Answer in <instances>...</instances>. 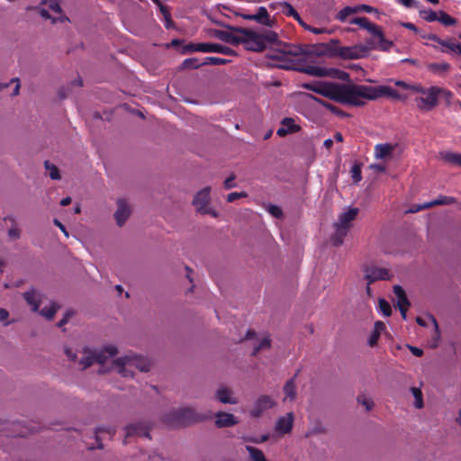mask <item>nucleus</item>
<instances>
[{"label": "nucleus", "instance_id": "obj_30", "mask_svg": "<svg viewBox=\"0 0 461 461\" xmlns=\"http://www.w3.org/2000/svg\"><path fill=\"white\" fill-rule=\"evenodd\" d=\"M116 429L114 427H99L95 429V439L97 442V448H103V444L101 443V434L106 433L109 438H112L115 435Z\"/></svg>", "mask_w": 461, "mask_h": 461}, {"label": "nucleus", "instance_id": "obj_13", "mask_svg": "<svg viewBox=\"0 0 461 461\" xmlns=\"http://www.w3.org/2000/svg\"><path fill=\"white\" fill-rule=\"evenodd\" d=\"M275 401L268 395H261L255 402L252 409L250 410V415L258 418L260 417L266 411L271 409L275 406Z\"/></svg>", "mask_w": 461, "mask_h": 461}, {"label": "nucleus", "instance_id": "obj_37", "mask_svg": "<svg viewBox=\"0 0 461 461\" xmlns=\"http://www.w3.org/2000/svg\"><path fill=\"white\" fill-rule=\"evenodd\" d=\"M314 99L316 101H318L321 104H322L326 109L330 111L331 113H333L337 115L342 116V117L348 116V114L347 113L343 112L342 110H340L339 107L335 106L334 104L327 103V102L322 101L318 98H314Z\"/></svg>", "mask_w": 461, "mask_h": 461}, {"label": "nucleus", "instance_id": "obj_63", "mask_svg": "<svg viewBox=\"0 0 461 461\" xmlns=\"http://www.w3.org/2000/svg\"><path fill=\"white\" fill-rule=\"evenodd\" d=\"M72 313L70 312H68L64 314L63 318L58 322V327L61 328L64 326L71 317Z\"/></svg>", "mask_w": 461, "mask_h": 461}, {"label": "nucleus", "instance_id": "obj_51", "mask_svg": "<svg viewBox=\"0 0 461 461\" xmlns=\"http://www.w3.org/2000/svg\"><path fill=\"white\" fill-rule=\"evenodd\" d=\"M380 312L384 316H390L392 314V308L390 303L385 299H379L378 302Z\"/></svg>", "mask_w": 461, "mask_h": 461}, {"label": "nucleus", "instance_id": "obj_58", "mask_svg": "<svg viewBox=\"0 0 461 461\" xmlns=\"http://www.w3.org/2000/svg\"><path fill=\"white\" fill-rule=\"evenodd\" d=\"M381 334L375 332V331H372V334L370 335V338L368 339V345L370 347H374L375 345H376L377 343V340L379 339V337H380Z\"/></svg>", "mask_w": 461, "mask_h": 461}, {"label": "nucleus", "instance_id": "obj_17", "mask_svg": "<svg viewBox=\"0 0 461 461\" xmlns=\"http://www.w3.org/2000/svg\"><path fill=\"white\" fill-rule=\"evenodd\" d=\"M457 203L456 198L453 196L447 195H439L437 199L432 200L431 202L424 203L418 206V208L414 212H418L420 210H426L434 206L438 205H450Z\"/></svg>", "mask_w": 461, "mask_h": 461}, {"label": "nucleus", "instance_id": "obj_45", "mask_svg": "<svg viewBox=\"0 0 461 461\" xmlns=\"http://www.w3.org/2000/svg\"><path fill=\"white\" fill-rule=\"evenodd\" d=\"M203 65H204L203 62H200L197 58L186 59L182 63L184 68H198Z\"/></svg>", "mask_w": 461, "mask_h": 461}, {"label": "nucleus", "instance_id": "obj_32", "mask_svg": "<svg viewBox=\"0 0 461 461\" xmlns=\"http://www.w3.org/2000/svg\"><path fill=\"white\" fill-rule=\"evenodd\" d=\"M376 39L378 40L377 46H375L373 41L368 42V44L370 45V50L377 48L380 50L387 51L393 45V42L392 41H389L384 38V33L382 34L381 37H377Z\"/></svg>", "mask_w": 461, "mask_h": 461}, {"label": "nucleus", "instance_id": "obj_19", "mask_svg": "<svg viewBox=\"0 0 461 461\" xmlns=\"http://www.w3.org/2000/svg\"><path fill=\"white\" fill-rule=\"evenodd\" d=\"M301 130V127L294 122V120L289 117H285L281 121V126L276 131L279 137H285L288 134L297 132Z\"/></svg>", "mask_w": 461, "mask_h": 461}, {"label": "nucleus", "instance_id": "obj_60", "mask_svg": "<svg viewBox=\"0 0 461 461\" xmlns=\"http://www.w3.org/2000/svg\"><path fill=\"white\" fill-rule=\"evenodd\" d=\"M384 330H385V324L383 321H377L375 322L374 331L381 334V332Z\"/></svg>", "mask_w": 461, "mask_h": 461}, {"label": "nucleus", "instance_id": "obj_1", "mask_svg": "<svg viewBox=\"0 0 461 461\" xmlns=\"http://www.w3.org/2000/svg\"><path fill=\"white\" fill-rule=\"evenodd\" d=\"M356 84L335 82L306 83L303 87L342 104L354 106Z\"/></svg>", "mask_w": 461, "mask_h": 461}, {"label": "nucleus", "instance_id": "obj_48", "mask_svg": "<svg viewBox=\"0 0 461 461\" xmlns=\"http://www.w3.org/2000/svg\"><path fill=\"white\" fill-rule=\"evenodd\" d=\"M357 400L359 404L365 406L366 411H370L374 407V402L366 394H359Z\"/></svg>", "mask_w": 461, "mask_h": 461}, {"label": "nucleus", "instance_id": "obj_28", "mask_svg": "<svg viewBox=\"0 0 461 461\" xmlns=\"http://www.w3.org/2000/svg\"><path fill=\"white\" fill-rule=\"evenodd\" d=\"M270 8H276L278 6L280 11L286 16L293 17L295 20H299L298 12L287 2H280V3H273L270 5Z\"/></svg>", "mask_w": 461, "mask_h": 461}, {"label": "nucleus", "instance_id": "obj_8", "mask_svg": "<svg viewBox=\"0 0 461 461\" xmlns=\"http://www.w3.org/2000/svg\"><path fill=\"white\" fill-rule=\"evenodd\" d=\"M118 350L115 346L110 345L104 347L103 350L93 352L85 350L83 357L80 359L79 364L83 369H86L97 362L101 365L104 364L108 357H112L117 354Z\"/></svg>", "mask_w": 461, "mask_h": 461}, {"label": "nucleus", "instance_id": "obj_10", "mask_svg": "<svg viewBox=\"0 0 461 461\" xmlns=\"http://www.w3.org/2000/svg\"><path fill=\"white\" fill-rule=\"evenodd\" d=\"M365 279L368 284L375 283L378 280H390L392 275L385 267L376 266H366L364 267Z\"/></svg>", "mask_w": 461, "mask_h": 461}, {"label": "nucleus", "instance_id": "obj_16", "mask_svg": "<svg viewBox=\"0 0 461 461\" xmlns=\"http://www.w3.org/2000/svg\"><path fill=\"white\" fill-rule=\"evenodd\" d=\"M299 71L303 72L307 75L313 77H335L339 71L338 69L333 68H326L319 66H306L299 69Z\"/></svg>", "mask_w": 461, "mask_h": 461}, {"label": "nucleus", "instance_id": "obj_50", "mask_svg": "<svg viewBox=\"0 0 461 461\" xmlns=\"http://www.w3.org/2000/svg\"><path fill=\"white\" fill-rule=\"evenodd\" d=\"M351 177L355 183H358L362 179L361 176V165L360 164H354L350 170Z\"/></svg>", "mask_w": 461, "mask_h": 461}, {"label": "nucleus", "instance_id": "obj_38", "mask_svg": "<svg viewBox=\"0 0 461 461\" xmlns=\"http://www.w3.org/2000/svg\"><path fill=\"white\" fill-rule=\"evenodd\" d=\"M428 68L431 72L440 74L448 71L450 65L447 62L431 63Z\"/></svg>", "mask_w": 461, "mask_h": 461}, {"label": "nucleus", "instance_id": "obj_62", "mask_svg": "<svg viewBox=\"0 0 461 461\" xmlns=\"http://www.w3.org/2000/svg\"><path fill=\"white\" fill-rule=\"evenodd\" d=\"M408 348H409L410 351L415 357H421V356H423V350L421 348H417V347H413V346H410V345H408Z\"/></svg>", "mask_w": 461, "mask_h": 461}, {"label": "nucleus", "instance_id": "obj_15", "mask_svg": "<svg viewBox=\"0 0 461 461\" xmlns=\"http://www.w3.org/2000/svg\"><path fill=\"white\" fill-rule=\"evenodd\" d=\"M393 293L397 298V307L399 308L402 319L405 320L407 317V311L411 305L405 291L401 285H396L393 286Z\"/></svg>", "mask_w": 461, "mask_h": 461}, {"label": "nucleus", "instance_id": "obj_59", "mask_svg": "<svg viewBox=\"0 0 461 461\" xmlns=\"http://www.w3.org/2000/svg\"><path fill=\"white\" fill-rule=\"evenodd\" d=\"M20 235H21V230L20 229L16 228V227H13L11 228L9 230H8V236L11 238V239H19L20 238Z\"/></svg>", "mask_w": 461, "mask_h": 461}, {"label": "nucleus", "instance_id": "obj_43", "mask_svg": "<svg viewBox=\"0 0 461 461\" xmlns=\"http://www.w3.org/2000/svg\"><path fill=\"white\" fill-rule=\"evenodd\" d=\"M411 391L415 399V402H414L415 407L418 409H421L424 404H423V399H422V393H421L420 389H419L417 387H411Z\"/></svg>", "mask_w": 461, "mask_h": 461}, {"label": "nucleus", "instance_id": "obj_56", "mask_svg": "<svg viewBox=\"0 0 461 461\" xmlns=\"http://www.w3.org/2000/svg\"><path fill=\"white\" fill-rule=\"evenodd\" d=\"M236 176L234 174H231L226 180L224 181V187L225 189H231L236 186V184L234 182Z\"/></svg>", "mask_w": 461, "mask_h": 461}, {"label": "nucleus", "instance_id": "obj_29", "mask_svg": "<svg viewBox=\"0 0 461 461\" xmlns=\"http://www.w3.org/2000/svg\"><path fill=\"white\" fill-rule=\"evenodd\" d=\"M232 391L226 387H221L218 389L216 393L217 399L222 403L229 404H236L238 402L237 399L233 398Z\"/></svg>", "mask_w": 461, "mask_h": 461}, {"label": "nucleus", "instance_id": "obj_55", "mask_svg": "<svg viewBox=\"0 0 461 461\" xmlns=\"http://www.w3.org/2000/svg\"><path fill=\"white\" fill-rule=\"evenodd\" d=\"M247 196H248V194L245 193V192H240V193L233 192V193H230L227 195V202L228 203H233L234 201H236L239 198H244V197H247Z\"/></svg>", "mask_w": 461, "mask_h": 461}, {"label": "nucleus", "instance_id": "obj_52", "mask_svg": "<svg viewBox=\"0 0 461 461\" xmlns=\"http://www.w3.org/2000/svg\"><path fill=\"white\" fill-rule=\"evenodd\" d=\"M267 212L274 216L275 218H281L283 216V212L281 208L275 204H268L267 207Z\"/></svg>", "mask_w": 461, "mask_h": 461}, {"label": "nucleus", "instance_id": "obj_31", "mask_svg": "<svg viewBox=\"0 0 461 461\" xmlns=\"http://www.w3.org/2000/svg\"><path fill=\"white\" fill-rule=\"evenodd\" d=\"M159 8L165 22L166 28L169 29L173 26V21L171 19L170 11L167 6L162 5L159 0H152Z\"/></svg>", "mask_w": 461, "mask_h": 461}, {"label": "nucleus", "instance_id": "obj_24", "mask_svg": "<svg viewBox=\"0 0 461 461\" xmlns=\"http://www.w3.org/2000/svg\"><path fill=\"white\" fill-rule=\"evenodd\" d=\"M277 45L283 47L281 50L283 54L291 56H300L302 54H311L314 52L313 50H311L308 46H291L282 42Z\"/></svg>", "mask_w": 461, "mask_h": 461}, {"label": "nucleus", "instance_id": "obj_64", "mask_svg": "<svg viewBox=\"0 0 461 461\" xmlns=\"http://www.w3.org/2000/svg\"><path fill=\"white\" fill-rule=\"evenodd\" d=\"M49 7L50 10H52L53 12H55L57 14H59L61 12V8H60L59 5L55 1L50 2Z\"/></svg>", "mask_w": 461, "mask_h": 461}, {"label": "nucleus", "instance_id": "obj_18", "mask_svg": "<svg viewBox=\"0 0 461 461\" xmlns=\"http://www.w3.org/2000/svg\"><path fill=\"white\" fill-rule=\"evenodd\" d=\"M117 210L114 213V218L119 226H122L131 214V210L127 202L124 199L117 201Z\"/></svg>", "mask_w": 461, "mask_h": 461}, {"label": "nucleus", "instance_id": "obj_6", "mask_svg": "<svg viewBox=\"0 0 461 461\" xmlns=\"http://www.w3.org/2000/svg\"><path fill=\"white\" fill-rule=\"evenodd\" d=\"M210 417L211 414H201L196 412L192 408H182L167 414L166 417V421L170 426L185 427L193 423L205 420Z\"/></svg>", "mask_w": 461, "mask_h": 461}, {"label": "nucleus", "instance_id": "obj_34", "mask_svg": "<svg viewBox=\"0 0 461 461\" xmlns=\"http://www.w3.org/2000/svg\"><path fill=\"white\" fill-rule=\"evenodd\" d=\"M246 449L249 452V457L252 461H267L264 453L260 449L251 446H246Z\"/></svg>", "mask_w": 461, "mask_h": 461}, {"label": "nucleus", "instance_id": "obj_40", "mask_svg": "<svg viewBox=\"0 0 461 461\" xmlns=\"http://www.w3.org/2000/svg\"><path fill=\"white\" fill-rule=\"evenodd\" d=\"M284 392L285 393V396L287 398H290L291 400L295 397V384L294 378L288 380L285 386H284Z\"/></svg>", "mask_w": 461, "mask_h": 461}, {"label": "nucleus", "instance_id": "obj_26", "mask_svg": "<svg viewBox=\"0 0 461 461\" xmlns=\"http://www.w3.org/2000/svg\"><path fill=\"white\" fill-rule=\"evenodd\" d=\"M438 158L445 164L460 167L461 153L443 150L438 153Z\"/></svg>", "mask_w": 461, "mask_h": 461}, {"label": "nucleus", "instance_id": "obj_3", "mask_svg": "<svg viewBox=\"0 0 461 461\" xmlns=\"http://www.w3.org/2000/svg\"><path fill=\"white\" fill-rule=\"evenodd\" d=\"M384 96L389 97L393 100L404 101L407 99L406 95L400 94L398 91L388 86H372L356 84L354 99L356 104H354V106L365 105L366 103L363 99L376 100Z\"/></svg>", "mask_w": 461, "mask_h": 461}, {"label": "nucleus", "instance_id": "obj_61", "mask_svg": "<svg viewBox=\"0 0 461 461\" xmlns=\"http://www.w3.org/2000/svg\"><path fill=\"white\" fill-rule=\"evenodd\" d=\"M355 8L357 10V13L361 12V11H365L366 13H372L375 10L372 6L366 5H357V6H355Z\"/></svg>", "mask_w": 461, "mask_h": 461}, {"label": "nucleus", "instance_id": "obj_25", "mask_svg": "<svg viewBox=\"0 0 461 461\" xmlns=\"http://www.w3.org/2000/svg\"><path fill=\"white\" fill-rule=\"evenodd\" d=\"M254 16H256V22L269 28H273L276 23L275 19L269 17L267 10L264 6H260Z\"/></svg>", "mask_w": 461, "mask_h": 461}, {"label": "nucleus", "instance_id": "obj_33", "mask_svg": "<svg viewBox=\"0 0 461 461\" xmlns=\"http://www.w3.org/2000/svg\"><path fill=\"white\" fill-rule=\"evenodd\" d=\"M59 309V305L54 302H50L49 306H45L39 312L41 316L45 317L47 320H51L56 312Z\"/></svg>", "mask_w": 461, "mask_h": 461}, {"label": "nucleus", "instance_id": "obj_4", "mask_svg": "<svg viewBox=\"0 0 461 461\" xmlns=\"http://www.w3.org/2000/svg\"><path fill=\"white\" fill-rule=\"evenodd\" d=\"M113 366L122 376L132 377L133 368L139 369L141 372H148L150 367V363L145 357L127 355L114 360Z\"/></svg>", "mask_w": 461, "mask_h": 461}, {"label": "nucleus", "instance_id": "obj_20", "mask_svg": "<svg viewBox=\"0 0 461 461\" xmlns=\"http://www.w3.org/2000/svg\"><path fill=\"white\" fill-rule=\"evenodd\" d=\"M24 300L32 307V312H39V307L42 303V294L34 288L23 293Z\"/></svg>", "mask_w": 461, "mask_h": 461}, {"label": "nucleus", "instance_id": "obj_14", "mask_svg": "<svg viewBox=\"0 0 461 461\" xmlns=\"http://www.w3.org/2000/svg\"><path fill=\"white\" fill-rule=\"evenodd\" d=\"M210 191L211 188L209 186L204 187L200 192H198L194 198L193 203L196 210L201 213L211 212V208L208 207L210 201Z\"/></svg>", "mask_w": 461, "mask_h": 461}, {"label": "nucleus", "instance_id": "obj_39", "mask_svg": "<svg viewBox=\"0 0 461 461\" xmlns=\"http://www.w3.org/2000/svg\"><path fill=\"white\" fill-rule=\"evenodd\" d=\"M44 167L47 171H49L50 177L53 180L60 179V174L59 168L51 164L50 161L46 160L44 162Z\"/></svg>", "mask_w": 461, "mask_h": 461}, {"label": "nucleus", "instance_id": "obj_46", "mask_svg": "<svg viewBox=\"0 0 461 461\" xmlns=\"http://www.w3.org/2000/svg\"><path fill=\"white\" fill-rule=\"evenodd\" d=\"M271 346V339L268 337L264 338L259 344L254 347L252 355L256 356L260 350L267 349Z\"/></svg>", "mask_w": 461, "mask_h": 461}, {"label": "nucleus", "instance_id": "obj_22", "mask_svg": "<svg viewBox=\"0 0 461 461\" xmlns=\"http://www.w3.org/2000/svg\"><path fill=\"white\" fill-rule=\"evenodd\" d=\"M215 425L218 428L231 427L239 422L233 414L227 412L219 411L215 414Z\"/></svg>", "mask_w": 461, "mask_h": 461}, {"label": "nucleus", "instance_id": "obj_21", "mask_svg": "<svg viewBox=\"0 0 461 461\" xmlns=\"http://www.w3.org/2000/svg\"><path fill=\"white\" fill-rule=\"evenodd\" d=\"M294 423V415L292 412L286 413V415L280 417L276 424V430L279 434H286L291 431Z\"/></svg>", "mask_w": 461, "mask_h": 461}, {"label": "nucleus", "instance_id": "obj_11", "mask_svg": "<svg viewBox=\"0 0 461 461\" xmlns=\"http://www.w3.org/2000/svg\"><path fill=\"white\" fill-rule=\"evenodd\" d=\"M370 48L365 45H354L349 47H340L338 54L346 59H357L366 57Z\"/></svg>", "mask_w": 461, "mask_h": 461}, {"label": "nucleus", "instance_id": "obj_7", "mask_svg": "<svg viewBox=\"0 0 461 461\" xmlns=\"http://www.w3.org/2000/svg\"><path fill=\"white\" fill-rule=\"evenodd\" d=\"M438 91L439 86H436L426 88L418 85L417 87H414L413 93L421 95L414 99L418 109L422 112H429L436 108L438 104Z\"/></svg>", "mask_w": 461, "mask_h": 461}, {"label": "nucleus", "instance_id": "obj_9", "mask_svg": "<svg viewBox=\"0 0 461 461\" xmlns=\"http://www.w3.org/2000/svg\"><path fill=\"white\" fill-rule=\"evenodd\" d=\"M186 52L221 53L229 56L237 55L236 51L227 46L219 43H189L185 46Z\"/></svg>", "mask_w": 461, "mask_h": 461}, {"label": "nucleus", "instance_id": "obj_12", "mask_svg": "<svg viewBox=\"0 0 461 461\" xmlns=\"http://www.w3.org/2000/svg\"><path fill=\"white\" fill-rule=\"evenodd\" d=\"M125 430V438L138 436V437H146L150 438L149 430L150 426L146 421H138L134 423H130L124 427ZM124 444H126V439H124Z\"/></svg>", "mask_w": 461, "mask_h": 461}, {"label": "nucleus", "instance_id": "obj_35", "mask_svg": "<svg viewBox=\"0 0 461 461\" xmlns=\"http://www.w3.org/2000/svg\"><path fill=\"white\" fill-rule=\"evenodd\" d=\"M439 23H441L445 26H452L456 23V20L453 17H451L448 14H447L444 11L438 12V20Z\"/></svg>", "mask_w": 461, "mask_h": 461}, {"label": "nucleus", "instance_id": "obj_36", "mask_svg": "<svg viewBox=\"0 0 461 461\" xmlns=\"http://www.w3.org/2000/svg\"><path fill=\"white\" fill-rule=\"evenodd\" d=\"M354 14H357L355 6H346L336 14V19L340 22H345L349 15Z\"/></svg>", "mask_w": 461, "mask_h": 461}, {"label": "nucleus", "instance_id": "obj_54", "mask_svg": "<svg viewBox=\"0 0 461 461\" xmlns=\"http://www.w3.org/2000/svg\"><path fill=\"white\" fill-rule=\"evenodd\" d=\"M427 39L437 42L438 44H439L440 46H442L444 48H447L448 46L449 42L451 41V40H442L436 34H429V35H428Z\"/></svg>", "mask_w": 461, "mask_h": 461}, {"label": "nucleus", "instance_id": "obj_53", "mask_svg": "<svg viewBox=\"0 0 461 461\" xmlns=\"http://www.w3.org/2000/svg\"><path fill=\"white\" fill-rule=\"evenodd\" d=\"M369 20L366 17H356L349 20L350 24H357L363 29H366Z\"/></svg>", "mask_w": 461, "mask_h": 461}, {"label": "nucleus", "instance_id": "obj_5", "mask_svg": "<svg viewBox=\"0 0 461 461\" xmlns=\"http://www.w3.org/2000/svg\"><path fill=\"white\" fill-rule=\"evenodd\" d=\"M358 208L348 207L345 212L339 214V219L334 222L335 232L331 237L332 244L336 247L343 243L344 238L352 226V221L358 214Z\"/></svg>", "mask_w": 461, "mask_h": 461}, {"label": "nucleus", "instance_id": "obj_44", "mask_svg": "<svg viewBox=\"0 0 461 461\" xmlns=\"http://www.w3.org/2000/svg\"><path fill=\"white\" fill-rule=\"evenodd\" d=\"M442 51L443 52H450L455 55L461 56V43L451 40V41L449 42V44L446 48V50H442Z\"/></svg>", "mask_w": 461, "mask_h": 461}, {"label": "nucleus", "instance_id": "obj_57", "mask_svg": "<svg viewBox=\"0 0 461 461\" xmlns=\"http://www.w3.org/2000/svg\"><path fill=\"white\" fill-rule=\"evenodd\" d=\"M395 85L403 89L410 90L411 93H413V88L418 86V85H409L406 82L401 80L396 81Z\"/></svg>", "mask_w": 461, "mask_h": 461}, {"label": "nucleus", "instance_id": "obj_41", "mask_svg": "<svg viewBox=\"0 0 461 461\" xmlns=\"http://www.w3.org/2000/svg\"><path fill=\"white\" fill-rule=\"evenodd\" d=\"M439 97L444 99V101L447 106H450L452 104L454 94L451 91H449L448 89L439 87L438 98Z\"/></svg>", "mask_w": 461, "mask_h": 461}, {"label": "nucleus", "instance_id": "obj_42", "mask_svg": "<svg viewBox=\"0 0 461 461\" xmlns=\"http://www.w3.org/2000/svg\"><path fill=\"white\" fill-rule=\"evenodd\" d=\"M230 59L218 58V57H206L203 64L205 65H212V66H218V65H225L230 63Z\"/></svg>", "mask_w": 461, "mask_h": 461}, {"label": "nucleus", "instance_id": "obj_47", "mask_svg": "<svg viewBox=\"0 0 461 461\" xmlns=\"http://www.w3.org/2000/svg\"><path fill=\"white\" fill-rule=\"evenodd\" d=\"M366 30L375 38L381 37L382 34L384 33L382 29L378 25L371 23L370 21L368 22Z\"/></svg>", "mask_w": 461, "mask_h": 461}, {"label": "nucleus", "instance_id": "obj_27", "mask_svg": "<svg viewBox=\"0 0 461 461\" xmlns=\"http://www.w3.org/2000/svg\"><path fill=\"white\" fill-rule=\"evenodd\" d=\"M394 145L390 143H379L375 146V157L378 159L389 158L393 155Z\"/></svg>", "mask_w": 461, "mask_h": 461}, {"label": "nucleus", "instance_id": "obj_23", "mask_svg": "<svg viewBox=\"0 0 461 461\" xmlns=\"http://www.w3.org/2000/svg\"><path fill=\"white\" fill-rule=\"evenodd\" d=\"M212 36L218 40H221L224 42L232 44V45H239L240 44V34L236 35L232 33L231 32L228 31H221V30H214L212 32Z\"/></svg>", "mask_w": 461, "mask_h": 461}, {"label": "nucleus", "instance_id": "obj_49", "mask_svg": "<svg viewBox=\"0 0 461 461\" xmlns=\"http://www.w3.org/2000/svg\"><path fill=\"white\" fill-rule=\"evenodd\" d=\"M420 15L425 21L431 23L438 20V14L431 9H429L420 11Z\"/></svg>", "mask_w": 461, "mask_h": 461}, {"label": "nucleus", "instance_id": "obj_2", "mask_svg": "<svg viewBox=\"0 0 461 461\" xmlns=\"http://www.w3.org/2000/svg\"><path fill=\"white\" fill-rule=\"evenodd\" d=\"M240 34V44L250 51L262 52L266 50L267 44H281L278 34L271 30L263 29L256 32L247 28L230 27Z\"/></svg>", "mask_w": 461, "mask_h": 461}]
</instances>
